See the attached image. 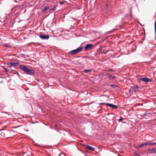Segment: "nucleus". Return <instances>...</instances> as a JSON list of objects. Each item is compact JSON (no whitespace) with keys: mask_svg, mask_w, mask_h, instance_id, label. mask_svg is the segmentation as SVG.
I'll use <instances>...</instances> for the list:
<instances>
[{"mask_svg":"<svg viewBox=\"0 0 156 156\" xmlns=\"http://www.w3.org/2000/svg\"><path fill=\"white\" fill-rule=\"evenodd\" d=\"M20 68L22 70L24 71L27 74L32 75L34 73L33 69H29L25 65H20Z\"/></svg>","mask_w":156,"mask_h":156,"instance_id":"obj_1","label":"nucleus"},{"mask_svg":"<svg viewBox=\"0 0 156 156\" xmlns=\"http://www.w3.org/2000/svg\"><path fill=\"white\" fill-rule=\"evenodd\" d=\"M83 48V47L78 48L75 50L70 51L69 53L70 55H73L76 54L81 51Z\"/></svg>","mask_w":156,"mask_h":156,"instance_id":"obj_2","label":"nucleus"},{"mask_svg":"<svg viewBox=\"0 0 156 156\" xmlns=\"http://www.w3.org/2000/svg\"><path fill=\"white\" fill-rule=\"evenodd\" d=\"M139 79L141 81L145 83L151 82L152 81L151 79L147 78H139Z\"/></svg>","mask_w":156,"mask_h":156,"instance_id":"obj_3","label":"nucleus"},{"mask_svg":"<svg viewBox=\"0 0 156 156\" xmlns=\"http://www.w3.org/2000/svg\"><path fill=\"white\" fill-rule=\"evenodd\" d=\"M137 92L136 90L133 86L131 87L130 89L129 90V93L130 94H133V93H136Z\"/></svg>","mask_w":156,"mask_h":156,"instance_id":"obj_4","label":"nucleus"},{"mask_svg":"<svg viewBox=\"0 0 156 156\" xmlns=\"http://www.w3.org/2000/svg\"><path fill=\"white\" fill-rule=\"evenodd\" d=\"M93 45L91 44H87L84 47V49L85 50H90L93 47Z\"/></svg>","mask_w":156,"mask_h":156,"instance_id":"obj_5","label":"nucleus"},{"mask_svg":"<svg viewBox=\"0 0 156 156\" xmlns=\"http://www.w3.org/2000/svg\"><path fill=\"white\" fill-rule=\"evenodd\" d=\"M40 37L42 39H48L49 38V36L47 34L45 35H39Z\"/></svg>","mask_w":156,"mask_h":156,"instance_id":"obj_6","label":"nucleus"},{"mask_svg":"<svg viewBox=\"0 0 156 156\" xmlns=\"http://www.w3.org/2000/svg\"><path fill=\"white\" fill-rule=\"evenodd\" d=\"M18 65V63L14 62H9L8 64V66L9 67H11L12 66H17Z\"/></svg>","mask_w":156,"mask_h":156,"instance_id":"obj_7","label":"nucleus"},{"mask_svg":"<svg viewBox=\"0 0 156 156\" xmlns=\"http://www.w3.org/2000/svg\"><path fill=\"white\" fill-rule=\"evenodd\" d=\"M84 146H85V148L88 150L91 151H94V148L91 146H90L88 145H84Z\"/></svg>","mask_w":156,"mask_h":156,"instance_id":"obj_8","label":"nucleus"},{"mask_svg":"<svg viewBox=\"0 0 156 156\" xmlns=\"http://www.w3.org/2000/svg\"><path fill=\"white\" fill-rule=\"evenodd\" d=\"M108 75H109V76L108 77V78L110 80H112L116 78V77L114 76H112L110 75L109 74H108Z\"/></svg>","mask_w":156,"mask_h":156,"instance_id":"obj_9","label":"nucleus"},{"mask_svg":"<svg viewBox=\"0 0 156 156\" xmlns=\"http://www.w3.org/2000/svg\"><path fill=\"white\" fill-rule=\"evenodd\" d=\"M101 105H107L108 106L110 107L111 108H112V104H109L108 103H101L100 104Z\"/></svg>","mask_w":156,"mask_h":156,"instance_id":"obj_10","label":"nucleus"},{"mask_svg":"<svg viewBox=\"0 0 156 156\" xmlns=\"http://www.w3.org/2000/svg\"><path fill=\"white\" fill-rule=\"evenodd\" d=\"M148 151L150 153H154V148H152L151 149H149L148 150Z\"/></svg>","mask_w":156,"mask_h":156,"instance_id":"obj_11","label":"nucleus"},{"mask_svg":"<svg viewBox=\"0 0 156 156\" xmlns=\"http://www.w3.org/2000/svg\"><path fill=\"white\" fill-rule=\"evenodd\" d=\"M146 145V143L144 142L143 143H142L141 144L139 145L138 146V147H143L145 146Z\"/></svg>","mask_w":156,"mask_h":156,"instance_id":"obj_12","label":"nucleus"},{"mask_svg":"<svg viewBox=\"0 0 156 156\" xmlns=\"http://www.w3.org/2000/svg\"><path fill=\"white\" fill-rule=\"evenodd\" d=\"M56 7V6H55V5H54V6L51 9H50V11L51 12H54L55 11Z\"/></svg>","mask_w":156,"mask_h":156,"instance_id":"obj_13","label":"nucleus"},{"mask_svg":"<svg viewBox=\"0 0 156 156\" xmlns=\"http://www.w3.org/2000/svg\"><path fill=\"white\" fill-rule=\"evenodd\" d=\"M91 71H92L91 69H86V70H84L83 71V72L85 73H90L91 72Z\"/></svg>","mask_w":156,"mask_h":156,"instance_id":"obj_14","label":"nucleus"},{"mask_svg":"<svg viewBox=\"0 0 156 156\" xmlns=\"http://www.w3.org/2000/svg\"><path fill=\"white\" fill-rule=\"evenodd\" d=\"M146 145H152V143H151L150 141H148L146 142Z\"/></svg>","mask_w":156,"mask_h":156,"instance_id":"obj_15","label":"nucleus"},{"mask_svg":"<svg viewBox=\"0 0 156 156\" xmlns=\"http://www.w3.org/2000/svg\"><path fill=\"white\" fill-rule=\"evenodd\" d=\"M49 8L48 7H45L44 9L42 10V12H45Z\"/></svg>","mask_w":156,"mask_h":156,"instance_id":"obj_16","label":"nucleus"},{"mask_svg":"<svg viewBox=\"0 0 156 156\" xmlns=\"http://www.w3.org/2000/svg\"><path fill=\"white\" fill-rule=\"evenodd\" d=\"M118 107V106L117 105H114L112 104V107L111 108H113L115 109H116Z\"/></svg>","mask_w":156,"mask_h":156,"instance_id":"obj_17","label":"nucleus"},{"mask_svg":"<svg viewBox=\"0 0 156 156\" xmlns=\"http://www.w3.org/2000/svg\"><path fill=\"white\" fill-rule=\"evenodd\" d=\"M154 30L155 35L156 36V21H155L154 23Z\"/></svg>","mask_w":156,"mask_h":156,"instance_id":"obj_18","label":"nucleus"},{"mask_svg":"<svg viewBox=\"0 0 156 156\" xmlns=\"http://www.w3.org/2000/svg\"><path fill=\"white\" fill-rule=\"evenodd\" d=\"M123 120V118L122 117H121L119 119H118L119 122H122Z\"/></svg>","mask_w":156,"mask_h":156,"instance_id":"obj_19","label":"nucleus"},{"mask_svg":"<svg viewBox=\"0 0 156 156\" xmlns=\"http://www.w3.org/2000/svg\"><path fill=\"white\" fill-rule=\"evenodd\" d=\"M16 72L14 70H11V73H12L15 74Z\"/></svg>","mask_w":156,"mask_h":156,"instance_id":"obj_20","label":"nucleus"},{"mask_svg":"<svg viewBox=\"0 0 156 156\" xmlns=\"http://www.w3.org/2000/svg\"><path fill=\"white\" fill-rule=\"evenodd\" d=\"M134 88L136 89H138L140 87L137 85H136L133 86Z\"/></svg>","mask_w":156,"mask_h":156,"instance_id":"obj_21","label":"nucleus"},{"mask_svg":"<svg viewBox=\"0 0 156 156\" xmlns=\"http://www.w3.org/2000/svg\"><path fill=\"white\" fill-rule=\"evenodd\" d=\"M100 51L101 53H104V51L102 49H100Z\"/></svg>","mask_w":156,"mask_h":156,"instance_id":"obj_22","label":"nucleus"},{"mask_svg":"<svg viewBox=\"0 0 156 156\" xmlns=\"http://www.w3.org/2000/svg\"><path fill=\"white\" fill-rule=\"evenodd\" d=\"M59 3H60V4L61 5H63L64 4V2H61V1H59Z\"/></svg>","mask_w":156,"mask_h":156,"instance_id":"obj_23","label":"nucleus"},{"mask_svg":"<svg viewBox=\"0 0 156 156\" xmlns=\"http://www.w3.org/2000/svg\"><path fill=\"white\" fill-rule=\"evenodd\" d=\"M152 145H156V143H152Z\"/></svg>","mask_w":156,"mask_h":156,"instance_id":"obj_24","label":"nucleus"},{"mask_svg":"<svg viewBox=\"0 0 156 156\" xmlns=\"http://www.w3.org/2000/svg\"><path fill=\"white\" fill-rule=\"evenodd\" d=\"M59 156H65L63 154H60Z\"/></svg>","mask_w":156,"mask_h":156,"instance_id":"obj_25","label":"nucleus"},{"mask_svg":"<svg viewBox=\"0 0 156 156\" xmlns=\"http://www.w3.org/2000/svg\"><path fill=\"white\" fill-rule=\"evenodd\" d=\"M107 71H113L112 69H108V70H107Z\"/></svg>","mask_w":156,"mask_h":156,"instance_id":"obj_26","label":"nucleus"},{"mask_svg":"<svg viewBox=\"0 0 156 156\" xmlns=\"http://www.w3.org/2000/svg\"><path fill=\"white\" fill-rule=\"evenodd\" d=\"M154 153H156V148H154Z\"/></svg>","mask_w":156,"mask_h":156,"instance_id":"obj_27","label":"nucleus"},{"mask_svg":"<svg viewBox=\"0 0 156 156\" xmlns=\"http://www.w3.org/2000/svg\"><path fill=\"white\" fill-rule=\"evenodd\" d=\"M20 126H17V127H20Z\"/></svg>","mask_w":156,"mask_h":156,"instance_id":"obj_28","label":"nucleus"},{"mask_svg":"<svg viewBox=\"0 0 156 156\" xmlns=\"http://www.w3.org/2000/svg\"><path fill=\"white\" fill-rule=\"evenodd\" d=\"M136 155H138V156L139 155L138 154H136Z\"/></svg>","mask_w":156,"mask_h":156,"instance_id":"obj_29","label":"nucleus"},{"mask_svg":"<svg viewBox=\"0 0 156 156\" xmlns=\"http://www.w3.org/2000/svg\"><path fill=\"white\" fill-rule=\"evenodd\" d=\"M130 12L131 14V10L130 11Z\"/></svg>","mask_w":156,"mask_h":156,"instance_id":"obj_30","label":"nucleus"},{"mask_svg":"<svg viewBox=\"0 0 156 156\" xmlns=\"http://www.w3.org/2000/svg\"><path fill=\"white\" fill-rule=\"evenodd\" d=\"M6 46H8V45H6Z\"/></svg>","mask_w":156,"mask_h":156,"instance_id":"obj_31","label":"nucleus"},{"mask_svg":"<svg viewBox=\"0 0 156 156\" xmlns=\"http://www.w3.org/2000/svg\"><path fill=\"white\" fill-rule=\"evenodd\" d=\"M55 127H57V126L56 125Z\"/></svg>","mask_w":156,"mask_h":156,"instance_id":"obj_32","label":"nucleus"}]
</instances>
